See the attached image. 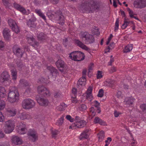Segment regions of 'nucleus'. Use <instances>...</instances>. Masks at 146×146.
Returning <instances> with one entry per match:
<instances>
[{"label": "nucleus", "instance_id": "nucleus-20", "mask_svg": "<svg viewBox=\"0 0 146 146\" xmlns=\"http://www.w3.org/2000/svg\"><path fill=\"white\" fill-rule=\"evenodd\" d=\"M6 110L7 114L9 117L14 116L16 113V110L13 108H8Z\"/></svg>", "mask_w": 146, "mask_h": 146}, {"label": "nucleus", "instance_id": "nucleus-37", "mask_svg": "<svg viewBox=\"0 0 146 146\" xmlns=\"http://www.w3.org/2000/svg\"><path fill=\"white\" fill-rule=\"evenodd\" d=\"M107 83V85L109 87L112 88L113 87L115 81L113 80H108L106 81Z\"/></svg>", "mask_w": 146, "mask_h": 146}, {"label": "nucleus", "instance_id": "nucleus-22", "mask_svg": "<svg viewBox=\"0 0 146 146\" xmlns=\"http://www.w3.org/2000/svg\"><path fill=\"white\" fill-rule=\"evenodd\" d=\"M85 41V43L87 44L93 43L95 41L94 37L93 35L90 34Z\"/></svg>", "mask_w": 146, "mask_h": 146}, {"label": "nucleus", "instance_id": "nucleus-52", "mask_svg": "<svg viewBox=\"0 0 146 146\" xmlns=\"http://www.w3.org/2000/svg\"><path fill=\"white\" fill-rule=\"evenodd\" d=\"M2 1L4 5L6 6H8L9 4V0H2Z\"/></svg>", "mask_w": 146, "mask_h": 146}, {"label": "nucleus", "instance_id": "nucleus-59", "mask_svg": "<svg viewBox=\"0 0 146 146\" xmlns=\"http://www.w3.org/2000/svg\"><path fill=\"white\" fill-rule=\"evenodd\" d=\"M94 103L95 104L94 106L95 107L98 108L100 106V103H99L97 101L95 100L94 101Z\"/></svg>", "mask_w": 146, "mask_h": 146}, {"label": "nucleus", "instance_id": "nucleus-36", "mask_svg": "<svg viewBox=\"0 0 146 146\" xmlns=\"http://www.w3.org/2000/svg\"><path fill=\"white\" fill-rule=\"evenodd\" d=\"M20 83L23 86L26 87L29 86V83L25 80L22 79L20 80Z\"/></svg>", "mask_w": 146, "mask_h": 146}, {"label": "nucleus", "instance_id": "nucleus-61", "mask_svg": "<svg viewBox=\"0 0 146 146\" xmlns=\"http://www.w3.org/2000/svg\"><path fill=\"white\" fill-rule=\"evenodd\" d=\"M17 66L20 69H21L23 67V64L21 62L19 61L17 62Z\"/></svg>", "mask_w": 146, "mask_h": 146}, {"label": "nucleus", "instance_id": "nucleus-13", "mask_svg": "<svg viewBox=\"0 0 146 146\" xmlns=\"http://www.w3.org/2000/svg\"><path fill=\"white\" fill-rule=\"evenodd\" d=\"M10 78V76L8 72L3 71L0 76V80L1 82L8 81Z\"/></svg>", "mask_w": 146, "mask_h": 146}, {"label": "nucleus", "instance_id": "nucleus-43", "mask_svg": "<svg viewBox=\"0 0 146 146\" xmlns=\"http://www.w3.org/2000/svg\"><path fill=\"white\" fill-rule=\"evenodd\" d=\"M99 141H102L104 137V133L103 131H101L98 134Z\"/></svg>", "mask_w": 146, "mask_h": 146}, {"label": "nucleus", "instance_id": "nucleus-57", "mask_svg": "<svg viewBox=\"0 0 146 146\" xmlns=\"http://www.w3.org/2000/svg\"><path fill=\"white\" fill-rule=\"evenodd\" d=\"M114 47V43L112 42L110 44V45L108 47V49L110 50V49H112Z\"/></svg>", "mask_w": 146, "mask_h": 146}, {"label": "nucleus", "instance_id": "nucleus-48", "mask_svg": "<svg viewBox=\"0 0 146 146\" xmlns=\"http://www.w3.org/2000/svg\"><path fill=\"white\" fill-rule=\"evenodd\" d=\"M94 64L92 63L90 64V65L89 66V68L88 69V76L89 77L91 76L90 75H89L90 72L92 70V68L94 67Z\"/></svg>", "mask_w": 146, "mask_h": 146}, {"label": "nucleus", "instance_id": "nucleus-12", "mask_svg": "<svg viewBox=\"0 0 146 146\" xmlns=\"http://www.w3.org/2000/svg\"><path fill=\"white\" fill-rule=\"evenodd\" d=\"M13 6L15 8L20 11L24 14L28 15L30 13L29 10L28 9L26 11L24 8L19 4L15 3L13 4Z\"/></svg>", "mask_w": 146, "mask_h": 146}, {"label": "nucleus", "instance_id": "nucleus-46", "mask_svg": "<svg viewBox=\"0 0 146 146\" xmlns=\"http://www.w3.org/2000/svg\"><path fill=\"white\" fill-rule=\"evenodd\" d=\"M119 21V18H117L115 24V27L114 28V31H116L118 29Z\"/></svg>", "mask_w": 146, "mask_h": 146}, {"label": "nucleus", "instance_id": "nucleus-14", "mask_svg": "<svg viewBox=\"0 0 146 146\" xmlns=\"http://www.w3.org/2000/svg\"><path fill=\"white\" fill-rule=\"evenodd\" d=\"M74 42L77 45L81 48L88 52L90 51V49L79 40L75 39Z\"/></svg>", "mask_w": 146, "mask_h": 146}, {"label": "nucleus", "instance_id": "nucleus-18", "mask_svg": "<svg viewBox=\"0 0 146 146\" xmlns=\"http://www.w3.org/2000/svg\"><path fill=\"white\" fill-rule=\"evenodd\" d=\"M10 30L8 28H6L3 30V33L4 37L5 38L8 40L10 38Z\"/></svg>", "mask_w": 146, "mask_h": 146}, {"label": "nucleus", "instance_id": "nucleus-19", "mask_svg": "<svg viewBox=\"0 0 146 146\" xmlns=\"http://www.w3.org/2000/svg\"><path fill=\"white\" fill-rule=\"evenodd\" d=\"M86 77L82 76L78 80V82L77 84V86L80 88V86H84L86 84Z\"/></svg>", "mask_w": 146, "mask_h": 146}, {"label": "nucleus", "instance_id": "nucleus-32", "mask_svg": "<svg viewBox=\"0 0 146 146\" xmlns=\"http://www.w3.org/2000/svg\"><path fill=\"white\" fill-rule=\"evenodd\" d=\"M11 74L12 77V79L13 80H16L17 78V72L15 69H12L11 70Z\"/></svg>", "mask_w": 146, "mask_h": 146}, {"label": "nucleus", "instance_id": "nucleus-60", "mask_svg": "<svg viewBox=\"0 0 146 146\" xmlns=\"http://www.w3.org/2000/svg\"><path fill=\"white\" fill-rule=\"evenodd\" d=\"M121 114V112L117 111L116 110L114 111V116L116 117H117L119 115H120Z\"/></svg>", "mask_w": 146, "mask_h": 146}, {"label": "nucleus", "instance_id": "nucleus-40", "mask_svg": "<svg viewBox=\"0 0 146 146\" xmlns=\"http://www.w3.org/2000/svg\"><path fill=\"white\" fill-rule=\"evenodd\" d=\"M64 120V117L62 116L56 122V125L58 126H61L63 123Z\"/></svg>", "mask_w": 146, "mask_h": 146}, {"label": "nucleus", "instance_id": "nucleus-27", "mask_svg": "<svg viewBox=\"0 0 146 146\" xmlns=\"http://www.w3.org/2000/svg\"><path fill=\"white\" fill-rule=\"evenodd\" d=\"M75 124L77 128H82L84 127L86 125V122L84 120H82Z\"/></svg>", "mask_w": 146, "mask_h": 146}, {"label": "nucleus", "instance_id": "nucleus-44", "mask_svg": "<svg viewBox=\"0 0 146 146\" xmlns=\"http://www.w3.org/2000/svg\"><path fill=\"white\" fill-rule=\"evenodd\" d=\"M6 104L5 102L2 100H0V110H2L5 108Z\"/></svg>", "mask_w": 146, "mask_h": 146}, {"label": "nucleus", "instance_id": "nucleus-35", "mask_svg": "<svg viewBox=\"0 0 146 146\" xmlns=\"http://www.w3.org/2000/svg\"><path fill=\"white\" fill-rule=\"evenodd\" d=\"M29 115L27 114L26 112H23L20 114L19 117L21 119L23 120L27 119L29 117Z\"/></svg>", "mask_w": 146, "mask_h": 146}, {"label": "nucleus", "instance_id": "nucleus-41", "mask_svg": "<svg viewBox=\"0 0 146 146\" xmlns=\"http://www.w3.org/2000/svg\"><path fill=\"white\" fill-rule=\"evenodd\" d=\"M27 131V128H18V132L20 134H24L26 133Z\"/></svg>", "mask_w": 146, "mask_h": 146}, {"label": "nucleus", "instance_id": "nucleus-1", "mask_svg": "<svg viewBox=\"0 0 146 146\" xmlns=\"http://www.w3.org/2000/svg\"><path fill=\"white\" fill-rule=\"evenodd\" d=\"M88 2L82 3L80 7V9L83 11L90 12L95 10H98L100 7L99 2L98 0H89Z\"/></svg>", "mask_w": 146, "mask_h": 146}, {"label": "nucleus", "instance_id": "nucleus-6", "mask_svg": "<svg viewBox=\"0 0 146 146\" xmlns=\"http://www.w3.org/2000/svg\"><path fill=\"white\" fill-rule=\"evenodd\" d=\"M14 122L11 120L7 121L5 122V128L4 131L6 133H11L14 129Z\"/></svg>", "mask_w": 146, "mask_h": 146}, {"label": "nucleus", "instance_id": "nucleus-4", "mask_svg": "<svg viewBox=\"0 0 146 146\" xmlns=\"http://www.w3.org/2000/svg\"><path fill=\"white\" fill-rule=\"evenodd\" d=\"M69 57L75 61H80L84 59L85 55L84 53L80 51H75L70 53Z\"/></svg>", "mask_w": 146, "mask_h": 146}, {"label": "nucleus", "instance_id": "nucleus-21", "mask_svg": "<svg viewBox=\"0 0 146 146\" xmlns=\"http://www.w3.org/2000/svg\"><path fill=\"white\" fill-rule=\"evenodd\" d=\"M89 130L86 129L81 133L79 136V139L80 140H82L84 139H87L88 137V132Z\"/></svg>", "mask_w": 146, "mask_h": 146}, {"label": "nucleus", "instance_id": "nucleus-2", "mask_svg": "<svg viewBox=\"0 0 146 146\" xmlns=\"http://www.w3.org/2000/svg\"><path fill=\"white\" fill-rule=\"evenodd\" d=\"M48 15L51 19L58 21L60 22L59 23L62 25H63L64 23V17L62 15V13L60 10H58L53 13H48Z\"/></svg>", "mask_w": 146, "mask_h": 146}, {"label": "nucleus", "instance_id": "nucleus-42", "mask_svg": "<svg viewBox=\"0 0 146 146\" xmlns=\"http://www.w3.org/2000/svg\"><path fill=\"white\" fill-rule=\"evenodd\" d=\"M66 107L67 106L66 105H65L64 103H62L57 107L56 108L59 111H62L64 110V108Z\"/></svg>", "mask_w": 146, "mask_h": 146}, {"label": "nucleus", "instance_id": "nucleus-39", "mask_svg": "<svg viewBox=\"0 0 146 146\" xmlns=\"http://www.w3.org/2000/svg\"><path fill=\"white\" fill-rule=\"evenodd\" d=\"M8 23L9 26L12 28L16 25L15 21L13 19H10L8 20Z\"/></svg>", "mask_w": 146, "mask_h": 146}, {"label": "nucleus", "instance_id": "nucleus-3", "mask_svg": "<svg viewBox=\"0 0 146 146\" xmlns=\"http://www.w3.org/2000/svg\"><path fill=\"white\" fill-rule=\"evenodd\" d=\"M12 90L10 91L8 95V100L10 102L13 103L17 102L19 99V94L17 91L15 90V88H13Z\"/></svg>", "mask_w": 146, "mask_h": 146}, {"label": "nucleus", "instance_id": "nucleus-17", "mask_svg": "<svg viewBox=\"0 0 146 146\" xmlns=\"http://www.w3.org/2000/svg\"><path fill=\"white\" fill-rule=\"evenodd\" d=\"M12 142L15 145H20L22 143L21 139L17 136H14L13 137Z\"/></svg>", "mask_w": 146, "mask_h": 146}, {"label": "nucleus", "instance_id": "nucleus-16", "mask_svg": "<svg viewBox=\"0 0 146 146\" xmlns=\"http://www.w3.org/2000/svg\"><path fill=\"white\" fill-rule=\"evenodd\" d=\"M92 88L90 87L88 88L86 92V98L90 101H91L93 99L92 94Z\"/></svg>", "mask_w": 146, "mask_h": 146}, {"label": "nucleus", "instance_id": "nucleus-26", "mask_svg": "<svg viewBox=\"0 0 146 146\" xmlns=\"http://www.w3.org/2000/svg\"><path fill=\"white\" fill-rule=\"evenodd\" d=\"M55 64L58 68H63L64 67V62L60 59H58L55 63Z\"/></svg>", "mask_w": 146, "mask_h": 146}, {"label": "nucleus", "instance_id": "nucleus-56", "mask_svg": "<svg viewBox=\"0 0 146 146\" xmlns=\"http://www.w3.org/2000/svg\"><path fill=\"white\" fill-rule=\"evenodd\" d=\"M4 119V117L2 113L0 111V122H3Z\"/></svg>", "mask_w": 146, "mask_h": 146}, {"label": "nucleus", "instance_id": "nucleus-25", "mask_svg": "<svg viewBox=\"0 0 146 146\" xmlns=\"http://www.w3.org/2000/svg\"><path fill=\"white\" fill-rule=\"evenodd\" d=\"M35 12L46 22V19L44 15L41 12L40 9H36L35 10Z\"/></svg>", "mask_w": 146, "mask_h": 146}, {"label": "nucleus", "instance_id": "nucleus-63", "mask_svg": "<svg viewBox=\"0 0 146 146\" xmlns=\"http://www.w3.org/2000/svg\"><path fill=\"white\" fill-rule=\"evenodd\" d=\"M5 134L2 131L0 130V139L4 138L5 136Z\"/></svg>", "mask_w": 146, "mask_h": 146}, {"label": "nucleus", "instance_id": "nucleus-51", "mask_svg": "<svg viewBox=\"0 0 146 146\" xmlns=\"http://www.w3.org/2000/svg\"><path fill=\"white\" fill-rule=\"evenodd\" d=\"M102 77V72L100 71H98L97 74V79H100Z\"/></svg>", "mask_w": 146, "mask_h": 146}, {"label": "nucleus", "instance_id": "nucleus-31", "mask_svg": "<svg viewBox=\"0 0 146 146\" xmlns=\"http://www.w3.org/2000/svg\"><path fill=\"white\" fill-rule=\"evenodd\" d=\"M51 133L52 137L55 139L56 137V136L59 133L60 131L55 129H51Z\"/></svg>", "mask_w": 146, "mask_h": 146}, {"label": "nucleus", "instance_id": "nucleus-7", "mask_svg": "<svg viewBox=\"0 0 146 146\" xmlns=\"http://www.w3.org/2000/svg\"><path fill=\"white\" fill-rule=\"evenodd\" d=\"M29 19L27 22V25L30 27L35 28L36 27L35 22L36 20L33 13L31 14L28 16Z\"/></svg>", "mask_w": 146, "mask_h": 146}, {"label": "nucleus", "instance_id": "nucleus-49", "mask_svg": "<svg viewBox=\"0 0 146 146\" xmlns=\"http://www.w3.org/2000/svg\"><path fill=\"white\" fill-rule=\"evenodd\" d=\"M11 29L16 33H18L19 32V29L17 25L12 27Z\"/></svg>", "mask_w": 146, "mask_h": 146}, {"label": "nucleus", "instance_id": "nucleus-24", "mask_svg": "<svg viewBox=\"0 0 146 146\" xmlns=\"http://www.w3.org/2000/svg\"><path fill=\"white\" fill-rule=\"evenodd\" d=\"M38 92V93L40 94H42V93L45 91V93L46 94L48 93V90L43 86H39L37 89Z\"/></svg>", "mask_w": 146, "mask_h": 146}, {"label": "nucleus", "instance_id": "nucleus-15", "mask_svg": "<svg viewBox=\"0 0 146 146\" xmlns=\"http://www.w3.org/2000/svg\"><path fill=\"white\" fill-rule=\"evenodd\" d=\"M36 100L39 104L41 106H46L48 104V101L47 99L39 97L36 98Z\"/></svg>", "mask_w": 146, "mask_h": 146}, {"label": "nucleus", "instance_id": "nucleus-45", "mask_svg": "<svg viewBox=\"0 0 146 146\" xmlns=\"http://www.w3.org/2000/svg\"><path fill=\"white\" fill-rule=\"evenodd\" d=\"M79 110L82 111L85 110L87 109V106L84 104H82L80 106L78 107Z\"/></svg>", "mask_w": 146, "mask_h": 146}, {"label": "nucleus", "instance_id": "nucleus-33", "mask_svg": "<svg viewBox=\"0 0 146 146\" xmlns=\"http://www.w3.org/2000/svg\"><path fill=\"white\" fill-rule=\"evenodd\" d=\"M89 34L88 33L86 32H81L80 35V37L82 39L85 38V40H86Z\"/></svg>", "mask_w": 146, "mask_h": 146}, {"label": "nucleus", "instance_id": "nucleus-64", "mask_svg": "<svg viewBox=\"0 0 146 146\" xmlns=\"http://www.w3.org/2000/svg\"><path fill=\"white\" fill-rule=\"evenodd\" d=\"M5 46L4 43L2 41H0V49L2 50Z\"/></svg>", "mask_w": 146, "mask_h": 146}, {"label": "nucleus", "instance_id": "nucleus-10", "mask_svg": "<svg viewBox=\"0 0 146 146\" xmlns=\"http://www.w3.org/2000/svg\"><path fill=\"white\" fill-rule=\"evenodd\" d=\"M26 37L28 43L33 46L38 44V43L36 41L33 37V35L31 33H28Z\"/></svg>", "mask_w": 146, "mask_h": 146}, {"label": "nucleus", "instance_id": "nucleus-11", "mask_svg": "<svg viewBox=\"0 0 146 146\" xmlns=\"http://www.w3.org/2000/svg\"><path fill=\"white\" fill-rule=\"evenodd\" d=\"M134 7L141 9L146 7V0H135L133 3Z\"/></svg>", "mask_w": 146, "mask_h": 146}, {"label": "nucleus", "instance_id": "nucleus-30", "mask_svg": "<svg viewBox=\"0 0 146 146\" xmlns=\"http://www.w3.org/2000/svg\"><path fill=\"white\" fill-rule=\"evenodd\" d=\"M132 23L133 24V22L132 21H127L126 20L125 18V20L124 23L123 24H122L121 27L122 29H124L126 28L127 26L129 25V23Z\"/></svg>", "mask_w": 146, "mask_h": 146}, {"label": "nucleus", "instance_id": "nucleus-54", "mask_svg": "<svg viewBox=\"0 0 146 146\" xmlns=\"http://www.w3.org/2000/svg\"><path fill=\"white\" fill-rule=\"evenodd\" d=\"M116 68L114 66H113L111 67L110 70V72L111 73H112L116 71Z\"/></svg>", "mask_w": 146, "mask_h": 146}, {"label": "nucleus", "instance_id": "nucleus-8", "mask_svg": "<svg viewBox=\"0 0 146 146\" xmlns=\"http://www.w3.org/2000/svg\"><path fill=\"white\" fill-rule=\"evenodd\" d=\"M28 135L33 142H35L38 139V134L37 132L34 129H30L28 132Z\"/></svg>", "mask_w": 146, "mask_h": 146}, {"label": "nucleus", "instance_id": "nucleus-29", "mask_svg": "<svg viewBox=\"0 0 146 146\" xmlns=\"http://www.w3.org/2000/svg\"><path fill=\"white\" fill-rule=\"evenodd\" d=\"M134 100L135 99L132 97L129 98L125 99L124 102L127 105H132L134 102Z\"/></svg>", "mask_w": 146, "mask_h": 146}, {"label": "nucleus", "instance_id": "nucleus-9", "mask_svg": "<svg viewBox=\"0 0 146 146\" xmlns=\"http://www.w3.org/2000/svg\"><path fill=\"white\" fill-rule=\"evenodd\" d=\"M13 51L14 54L18 57H21L24 52L23 48H20L17 45L13 46Z\"/></svg>", "mask_w": 146, "mask_h": 146}, {"label": "nucleus", "instance_id": "nucleus-58", "mask_svg": "<svg viewBox=\"0 0 146 146\" xmlns=\"http://www.w3.org/2000/svg\"><path fill=\"white\" fill-rule=\"evenodd\" d=\"M19 128H27L25 124L23 123H20L19 125Z\"/></svg>", "mask_w": 146, "mask_h": 146}, {"label": "nucleus", "instance_id": "nucleus-55", "mask_svg": "<svg viewBox=\"0 0 146 146\" xmlns=\"http://www.w3.org/2000/svg\"><path fill=\"white\" fill-rule=\"evenodd\" d=\"M101 119L99 117H96L94 119V122L96 124L98 123H99V121H100Z\"/></svg>", "mask_w": 146, "mask_h": 146}, {"label": "nucleus", "instance_id": "nucleus-62", "mask_svg": "<svg viewBox=\"0 0 146 146\" xmlns=\"http://www.w3.org/2000/svg\"><path fill=\"white\" fill-rule=\"evenodd\" d=\"M60 91L56 92L54 94V97L56 98H57L60 96Z\"/></svg>", "mask_w": 146, "mask_h": 146}, {"label": "nucleus", "instance_id": "nucleus-50", "mask_svg": "<svg viewBox=\"0 0 146 146\" xmlns=\"http://www.w3.org/2000/svg\"><path fill=\"white\" fill-rule=\"evenodd\" d=\"M104 95V90L103 89L100 90L98 92V96L99 97H102Z\"/></svg>", "mask_w": 146, "mask_h": 146}, {"label": "nucleus", "instance_id": "nucleus-38", "mask_svg": "<svg viewBox=\"0 0 146 146\" xmlns=\"http://www.w3.org/2000/svg\"><path fill=\"white\" fill-rule=\"evenodd\" d=\"M5 90L3 87H0V98H3L5 95Z\"/></svg>", "mask_w": 146, "mask_h": 146}, {"label": "nucleus", "instance_id": "nucleus-34", "mask_svg": "<svg viewBox=\"0 0 146 146\" xmlns=\"http://www.w3.org/2000/svg\"><path fill=\"white\" fill-rule=\"evenodd\" d=\"M133 48V45L132 44H129L126 46L123 50V52L125 53H127L131 50Z\"/></svg>", "mask_w": 146, "mask_h": 146}, {"label": "nucleus", "instance_id": "nucleus-53", "mask_svg": "<svg viewBox=\"0 0 146 146\" xmlns=\"http://www.w3.org/2000/svg\"><path fill=\"white\" fill-rule=\"evenodd\" d=\"M66 118L67 120H69L71 122H73L74 121V119L72 118L70 115H66Z\"/></svg>", "mask_w": 146, "mask_h": 146}, {"label": "nucleus", "instance_id": "nucleus-47", "mask_svg": "<svg viewBox=\"0 0 146 146\" xmlns=\"http://www.w3.org/2000/svg\"><path fill=\"white\" fill-rule=\"evenodd\" d=\"M140 108L142 111L145 113H146V104H143L140 106Z\"/></svg>", "mask_w": 146, "mask_h": 146}, {"label": "nucleus", "instance_id": "nucleus-5", "mask_svg": "<svg viewBox=\"0 0 146 146\" xmlns=\"http://www.w3.org/2000/svg\"><path fill=\"white\" fill-rule=\"evenodd\" d=\"M35 102L33 100L30 98L24 99L22 102V107L25 109H30L33 108L35 106Z\"/></svg>", "mask_w": 146, "mask_h": 146}, {"label": "nucleus", "instance_id": "nucleus-23", "mask_svg": "<svg viewBox=\"0 0 146 146\" xmlns=\"http://www.w3.org/2000/svg\"><path fill=\"white\" fill-rule=\"evenodd\" d=\"M47 69L50 72V73L52 76L54 75L55 74H57L58 73L57 70L52 66H48Z\"/></svg>", "mask_w": 146, "mask_h": 146}, {"label": "nucleus", "instance_id": "nucleus-28", "mask_svg": "<svg viewBox=\"0 0 146 146\" xmlns=\"http://www.w3.org/2000/svg\"><path fill=\"white\" fill-rule=\"evenodd\" d=\"M37 37L39 40L42 41L45 40L47 38V35L43 33H41L38 34Z\"/></svg>", "mask_w": 146, "mask_h": 146}]
</instances>
